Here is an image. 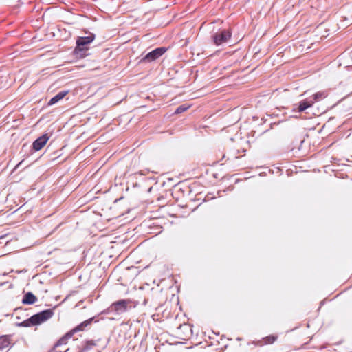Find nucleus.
Wrapping results in <instances>:
<instances>
[{
  "label": "nucleus",
  "mask_w": 352,
  "mask_h": 352,
  "mask_svg": "<svg viewBox=\"0 0 352 352\" xmlns=\"http://www.w3.org/2000/svg\"><path fill=\"white\" fill-rule=\"evenodd\" d=\"M129 300H120L111 304V305L104 310L102 313L108 314L110 312L114 311L117 314H120L125 312L127 309Z\"/></svg>",
  "instance_id": "obj_1"
},
{
  "label": "nucleus",
  "mask_w": 352,
  "mask_h": 352,
  "mask_svg": "<svg viewBox=\"0 0 352 352\" xmlns=\"http://www.w3.org/2000/svg\"><path fill=\"white\" fill-rule=\"evenodd\" d=\"M53 315L54 311L52 309H46L36 314H34L32 316L33 324H40L45 322L48 319L51 318L53 316Z\"/></svg>",
  "instance_id": "obj_2"
},
{
  "label": "nucleus",
  "mask_w": 352,
  "mask_h": 352,
  "mask_svg": "<svg viewBox=\"0 0 352 352\" xmlns=\"http://www.w3.org/2000/svg\"><path fill=\"white\" fill-rule=\"evenodd\" d=\"M91 319L82 322V323L74 327L73 329H72L70 331L67 333L66 335L58 341V344H66L67 340L68 339H70L75 333L83 331L84 329L91 323Z\"/></svg>",
  "instance_id": "obj_3"
},
{
  "label": "nucleus",
  "mask_w": 352,
  "mask_h": 352,
  "mask_svg": "<svg viewBox=\"0 0 352 352\" xmlns=\"http://www.w3.org/2000/svg\"><path fill=\"white\" fill-rule=\"evenodd\" d=\"M166 52V48L162 47L155 49L154 50L148 52L144 57H143L140 62L150 63L152 62L161 56H162Z\"/></svg>",
  "instance_id": "obj_4"
},
{
  "label": "nucleus",
  "mask_w": 352,
  "mask_h": 352,
  "mask_svg": "<svg viewBox=\"0 0 352 352\" xmlns=\"http://www.w3.org/2000/svg\"><path fill=\"white\" fill-rule=\"evenodd\" d=\"M95 39V35L92 33H89L87 36H80L78 37L76 41V47L75 50L77 51H82L86 50V45L91 43Z\"/></svg>",
  "instance_id": "obj_5"
},
{
  "label": "nucleus",
  "mask_w": 352,
  "mask_h": 352,
  "mask_svg": "<svg viewBox=\"0 0 352 352\" xmlns=\"http://www.w3.org/2000/svg\"><path fill=\"white\" fill-rule=\"evenodd\" d=\"M231 35V32L228 30L218 32L213 36L214 43L217 45H221L226 43L230 38Z\"/></svg>",
  "instance_id": "obj_6"
},
{
  "label": "nucleus",
  "mask_w": 352,
  "mask_h": 352,
  "mask_svg": "<svg viewBox=\"0 0 352 352\" xmlns=\"http://www.w3.org/2000/svg\"><path fill=\"white\" fill-rule=\"evenodd\" d=\"M313 101H311L310 98H306L305 100H301L299 102L298 104L294 105V111H297L298 112H302L305 111L307 109L312 107Z\"/></svg>",
  "instance_id": "obj_7"
},
{
  "label": "nucleus",
  "mask_w": 352,
  "mask_h": 352,
  "mask_svg": "<svg viewBox=\"0 0 352 352\" xmlns=\"http://www.w3.org/2000/svg\"><path fill=\"white\" fill-rule=\"evenodd\" d=\"M49 136L47 134H44L42 136L37 138L33 142V148L36 151H40L47 142Z\"/></svg>",
  "instance_id": "obj_8"
},
{
  "label": "nucleus",
  "mask_w": 352,
  "mask_h": 352,
  "mask_svg": "<svg viewBox=\"0 0 352 352\" xmlns=\"http://www.w3.org/2000/svg\"><path fill=\"white\" fill-rule=\"evenodd\" d=\"M68 93L67 91H63L58 93L55 96L52 98L48 102L49 105H53L62 100Z\"/></svg>",
  "instance_id": "obj_9"
},
{
  "label": "nucleus",
  "mask_w": 352,
  "mask_h": 352,
  "mask_svg": "<svg viewBox=\"0 0 352 352\" xmlns=\"http://www.w3.org/2000/svg\"><path fill=\"white\" fill-rule=\"evenodd\" d=\"M36 301V297L31 292L27 293L22 300V302L25 305H32Z\"/></svg>",
  "instance_id": "obj_10"
},
{
  "label": "nucleus",
  "mask_w": 352,
  "mask_h": 352,
  "mask_svg": "<svg viewBox=\"0 0 352 352\" xmlns=\"http://www.w3.org/2000/svg\"><path fill=\"white\" fill-rule=\"evenodd\" d=\"M327 96V94L325 91H318L316 94H314L312 96H311L309 98L311 101H313V104L315 102H319L324 98H325Z\"/></svg>",
  "instance_id": "obj_11"
},
{
  "label": "nucleus",
  "mask_w": 352,
  "mask_h": 352,
  "mask_svg": "<svg viewBox=\"0 0 352 352\" xmlns=\"http://www.w3.org/2000/svg\"><path fill=\"white\" fill-rule=\"evenodd\" d=\"M10 342L6 337L0 338V349H3L9 346Z\"/></svg>",
  "instance_id": "obj_12"
},
{
  "label": "nucleus",
  "mask_w": 352,
  "mask_h": 352,
  "mask_svg": "<svg viewBox=\"0 0 352 352\" xmlns=\"http://www.w3.org/2000/svg\"><path fill=\"white\" fill-rule=\"evenodd\" d=\"M190 105H185V104L181 105L176 109L175 113H176V114L182 113L186 111V110H188L190 108Z\"/></svg>",
  "instance_id": "obj_13"
},
{
  "label": "nucleus",
  "mask_w": 352,
  "mask_h": 352,
  "mask_svg": "<svg viewBox=\"0 0 352 352\" xmlns=\"http://www.w3.org/2000/svg\"><path fill=\"white\" fill-rule=\"evenodd\" d=\"M31 325H34L33 321L32 320V316L29 319L24 320L21 323L19 324V326L22 327H30Z\"/></svg>",
  "instance_id": "obj_14"
},
{
  "label": "nucleus",
  "mask_w": 352,
  "mask_h": 352,
  "mask_svg": "<svg viewBox=\"0 0 352 352\" xmlns=\"http://www.w3.org/2000/svg\"><path fill=\"white\" fill-rule=\"evenodd\" d=\"M276 337L274 336H268V337H266L265 338V344H271V343H273L275 340H276Z\"/></svg>",
  "instance_id": "obj_15"
}]
</instances>
